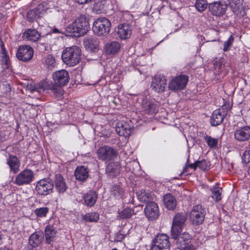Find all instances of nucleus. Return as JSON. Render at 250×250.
Returning a JSON list of instances; mask_svg holds the SVG:
<instances>
[{"instance_id": "8fccbe9b", "label": "nucleus", "mask_w": 250, "mask_h": 250, "mask_svg": "<svg viewBox=\"0 0 250 250\" xmlns=\"http://www.w3.org/2000/svg\"><path fill=\"white\" fill-rule=\"evenodd\" d=\"M78 3L81 4H83L90 1L91 0H75Z\"/></svg>"}, {"instance_id": "a19ab883", "label": "nucleus", "mask_w": 250, "mask_h": 250, "mask_svg": "<svg viewBox=\"0 0 250 250\" xmlns=\"http://www.w3.org/2000/svg\"><path fill=\"white\" fill-rule=\"evenodd\" d=\"M198 167L203 170H208L209 168L210 164L209 162L206 160H202L201 161H197Z\"/></svg>"}, {"instance_id": "f257e3e1", "label": "nucleus", "mask_w": 250, "mask_h": 250, "mask_svg": "<svg viewBox=\"0 0 250 250\" xmlns=\"http://www.w3.org/2000/svg\"><path fill=\"white\" fill-rule=\"evenodd\" d=\"M52 77L55 83L50 81H42L35 87L30 88L31 91H36L41 93L45 90H51L57 98H61L62 95L61 87L65 85L68 83V73L65 70H61L54 72Z\"/></svg>"}, {"instance_id": "5fc2aeb1", "label": "nucleus", "mask_w": 250, "mask_h": 250, "mask_svg": "<svg viewBox=\"0 0 250 250\" xmlns=\"http://www.w3.org/2000/svg\"><path fill=\"white\" fill-rule=\"evenodd\" d=\"M186 169H187V168H186H186H185V170H184L183 172H185V171H186Z\"/></svg>"}, {"instance_id": "6ab92c4d", "label": "nucleus", "mask_w": 250, "mask_h": 250, "mask_svg": "<svg viewBox=\"0 0 250 250\" xmlns=\"http://www.w3.org/2000/svg\"><path fill=\"white\" fill-rule=\"evenodd\" d=\"M44 9L42 4H39L37 7L29 10L27 14V19L29 21H33L41 17L44 13Z\"/></svg>"}, {"instance_id": "ea45409f", "label": "nucleus", "mask_w": 250, "mask_h": 250, "mask_svg": "<svg viewBox=\"0 0 250 250\" xmlns=\"http://www.w3.org/2000/svg\"><path fill=\"white\" fill-rule=\"evenodd\" d=\"M49 209L47 207H42L36 208L34 210L35 214L38 217H44L48 212Z\"/></svg>"}, {"instance_id": "6e6552de", "label": "nucleus", "mask_w": 250, "mask_h": 250, "mask_svg": "<svg viewBox=\"0 0 250 250\" xmlns=\"http://www.w3.org/2000/svg\"><path fill=\"white\" fill-rule=\"evenodd\" d=\"M97 154L99 159L108 162L116 158L118 152L115 149L110 146H104L97 149Z\"/></svg>"}, {"instance_id": "aec40b11", "label": "nucleus", "mask_w": 250, "mask_h": 250, "mask_svg": "<svg viewBox=\"0 0 250 250\" xmlns=\"http://www.w3.org/2000/svg\"><path fill=\"white\" fill-rule=\"evenodd\" d=\"M117 33L121 40L129 38L131 34V29L128 24L124 23L118 25Z\"/></svg>"}, {"instance_id": "e433bc0d", "label": "nucleus", "mask_w": 250, "mask_h": 250, "mask_svg": "<svg viewBox=\"0 0 250 250\" xmlns=\"http://www.w3.org/2000/svg\"><path fill=\"white\" fill-rule=\"evenodd\" d=\"M204 138L208 146L210 148H215L218 145V140L216 138H213L208 135H206Z\"/></svg>"}, {"instance_id": "603ef678", "label": "nucleus", "mask_w": 250, "mask_h": 250, "mask_svg": "<svg viewBox=\"0 0 250 250\" xmlns=\"http://www.w3.org/2000/svg\"><path fill=\"white\" fill-rule=\"evenodd\" d=\"M0 250H12L10 248L7 247L1 248Z\"/></svg>"}, {"instance_id": "ddd939ff", "label": "nucleus", "mask_w": 250, "mask_h": 250, "mask_svg": "<svg viewBox=\"0 0 250 250\" xmlns=\"http://www.w3.org/2000/svg\"><path fill=\"white\" fill-rule=\"evenodd\" d=\"M208 9L211 13L215 16H221L226 13L228 5L223 1H215L208 4Z\"/></svg>"}, {"instance_id": "f704fd0d", "label": "nucleus", "mask_w": 250, "mask_h": 250, "mask_svg": "<svg viewBox=\"0 0 250 250\" xmlns=\"http://www.w3.org/2000/svg\"><path fill=\"white\" fill-rule=\"evenodd\" d=\"M99 218V214L96 212L87 213L83 216V219L88 222H97Z\"/></svg>"}, {"instance_id": "4c0bfd02", "label": "nucleus", "mask_w": 250, "mask_h": 250, "mask_svg": "<svg viewBox=\"0 0 250 250\" xmlns=\"http://www.w3.org/2000/svg\"><path fill=\"white\" fill-rule=\"evenodd\" d=\"M134 214V210L130 208H126L119 212V216L120 218L125 219L131 217Z\"/></svg>"}, {"instance_id": "a211bd4d", "label": "nucleus", "mask_w": 250, "mask_h": 250, "mask_svg": "<svg viewBox=\"0 0 250 250\" xmlns=\"http://www.w3.org/2000/svg\"><path fill=\"white\" fill-rule=\"evenodd\" d=\"M116 131L119 135L125 137L129 136L131 132L130 126L123 121H120L117 124Z\"/></svg>"}, {"instance_id": "79ce46f5", "label": "nucleus", "mask_w": 250, "mask_h": 250, "mask_svg": "<svg viewBox=\"0 0 250 250\" xmlns=\"http://www.w3.org/2000/svg\"><path fill=\"white\" fill-rule=\"evenodd\" d=\"M242 161L250 167V149L246 150L242 156Z\"/></svg>"}, {"instance_id": "7ed1b4c3", "label": "nucleus", "mask_w": 250, "mask_h": 250, "mask_svg": "<svg viewBox=\"0 0 250 250\" xmlns=\"http://www.w3.org/2000/svg\"><path fill=\"white\" fill-rule=\"evenodd\" d=\"M63 62L69 66L77 64L81 59V50L77 46L66 48L62 54Z\"/></svg>"}, {"instance_id": "39448f33", "label": "nucleus", "mask_w": 250, "mask_h": 250, "mask_svg": "<svg viewBox=\"0 0 250 250\" xmlns=\"http://www.w3.org/2000/svg\"><path fill=\"white\" fill-rule=\"evenodd\" d=\"M111 23L106 18H99L93 23V30L98 36H105L110 30Z\"/></svg>"}, {"instance_id": "9b49d317", "label": "nucleus", "mask_w": 250, "mask_h": 250, "mask_svg": "<svg viewBox=\"0 0 250 250\" xmlns=\"http://www.w3.org/2000/svg\"><path fill=\"white\" fill-rule=\"evenodd\" d=\"M34 178L33 172L29 169H25L16 177L14 183L18 186H22L31 183Z\"/></svg>"}, {"instance_id": "cd10ccee", "label": "nucleus", "mask_w": 250, "mask_h": 250, "mask_svg": "<svg viewBox=\"0 0 250 250\" xmlns=\"http://www.w3.org/2000/svg\"><path fill=\"white\" fill-rule=\"evenodd\" d=\"M57 232V230L50 225L46 227L44 233L45 242L47 244L51 245L55 241Z\"/></svg>"}, {"instance_id": "393cba45", "label": "nucleus", "mask_w": 250, "mask_h": 250, "mask_svg": "<svg viewBox=\"0 0 250 250\" xmlns=\"http://www.w3.org/2000/svg\"><path fill=\"white\" fill-rule=\"evenodd\" d=\"M163 202L165 206L168 210H173L177 205L175 197L170 193H167L164 196Z\"/></svg>"}, {"instance_id": "20e7f679", "label": "nucleus", "mask_w": 250, "mask_h": 250, "mask_svg": "<svg viewBox=\"0 0 250 250\" xmlns=\"http://www.w3.org/2000/svg\"><path fill=\"white\" fill-rule=\"evenodd\" d=\"M187 219V214L185 212H178L173 217L171 229V237L175 239L182 230Z\"/></svg>"}, {"instance_id": "3c124183", "label": "nucleus", "mask_w": 250, "mask_h": 250, "mask_svg": "<svg viewBox=\"0 0 250 250\" xmlns=\"http://www.w3.org/2000/svg\"><path fill=\"white\" fill-rule=\"evenodd\" d=\"M23 250H37V249L35 247L28 246L24 248Z\"/></svg>"}, {"instance_id": "473e14b6", "label": "nucleus", "mask_w": 250, "mask_h": 250, "mask_svg": "<svg viewBox=\"0 0 250 250\" xmlns=\"http://www.w3.org/2000/svg\"><path fill=\"white\" fill-rule=\"evenodd\" d=\"M210 190L211 191V197L215 202H217L221 200L222 193V188L213 186L211 188Z\"/></svg>"}, {"instance_id": "37998d69", "label": "nucleus", "mask_w": 250, "mask_h": 250, "mask_svg": "<svg viewBox=\"0 0 250 250\" xmlns=\"http://www.w3.org/2000/svg\"><path fill=\"white\" fill-rule=\"evenodd\" d=\"M233 40V36L231 35L229 39L224 42L223 48V50L224 51H227L229 49L230 47L232 46Z\"/></svg>"}, {"instance_id": "49530a36", "label": "nucleus", "mask_w": 250, "mask_h": 250, "mask_svg": "<svg viewBox=\"0 0 250 250\" xmlns=\"http://www.w3.org/2000/svg\"><path fill=\"white\" fill-rule=\"evenodd\" d=\"M214 67L216 69H218V71H220L222 69V64L220 62H216L214 63Z\"/></svg>"}, {"instance_id": "72a5a7b5", "label": "nucleus", "mask_w": 250, "mask_h": 250, "mask_svg": "<svg viewBox=\"0 0 250 250\" xmlns=\"http://www.w3.org/2000/svg\"><path fill=\"white\" fill-rule=\"evenodd\" d=\"M43 64L44 67L51 70L55 67L56 61L55 58L51 55H48L44 58Z\"/></svg>"}, {"instance_id": "864d4df0", "label": "nucleus", "mask_w": 250, "mask_h": 250, "mask_svg": "<svg viewBox=\"0 0 250 250\" xmlns=\"http://www.w3.org/2000/svg\"><path fill=\"white\" fill-rule=\"evenodd\" d=\"M248 172L249 175L250 176V167H249Z\"/></svg>"}, {"instance_id": "f03ea898", "label": "nucleus", "mask_w": 250, "mask_h": 250, "mask_svg": "<svg viewBox=\"0 0 250 250\" xmlns=\"http://www.w3.org/2000/svg\"><path fill=\"white\" fill-rule=\"evenodd\" d=\"M89 28L88 18L85 15H80L66 27L65 31L69 36L79 37L85 34Z\"/></svg>"}, {"instance_id": "c9c22d12", "label": "nucleus", "mask_w": 250, "mask_h": 250, "mask_svg": "<svg viewBox=\"0 0 250 250\" xmlns=\"http://www.w3.org/2000/svg\"><path fill=\"white\" fill-rule=\"evenodd\" d=\"M110 191L112 195L116 198L120 199L122 197L124 194V190L119 185H114L110 188Z\"/></svg>"}, {"instance_id": "de8ad7c7", "label": "nucleus", "mask_w": 250, "mask_h": 250, "mask_svg": "<svg viewBox=\"0 0 250 250\" xmlns=\"http://www.w3.org/2000/svg\"><path fill=\"white\" fill-rule=\"evenodd\" d=\"M188 167L195 170L198 167L197 161L195 162L193 164H191L188 165Z\"/></svg>"}, {"instance_id": "9d476101", "label": "nucleus", "mask_w": 250, "mask_h": 250, "mask_svg": "<svg viewBox=\"0 0 250 250\" xmlns=\"http://www.w3.org/2000/svg\"><path fill=\"white\" fill-rule=\"evenodd\" d=\"M206 211L201 205L194 206L189 214L190 220L194 225H199L204 222Z\"/></svg>"}, {"instance_id": "b1692460", "label": "nucleus", "mask_w": 250, "mask_h": 250, "mask_svg": "<svg viewBox=\"0 0 250 250\" xmlns=\"http://www.w3.org/2000/svg\"><path fill=\"white\" fill-rule=\"evenodd\" d=\"M23 37L28 41L36 42L40 39L41 34L35 29L28 28L24 32Z\"/></svg>"}, {"instance_id": "c85d7f7f", "label": "nucleus", "mask_w": 250, "mask_h": 250, "mask_svg": "<svg viewBox=\"0 0 250 250\" xmlns=\"http://www.w3.org/2000/svg\"><path fill=\"white\" fill-rule=\"evenodd\" d=\"M120 44L117 41H109L105 44L104 49L107 54H115L120 50Z\"/></svg>"}, {"instance_id": "09e8293b", "label": "nucleus", "mask_w": 250, "mask_h": 250, "mask_svg": "<svg viewBox=\"0 0 250 250\" xmlns=\"http://www.w3.org/2000/svg\"><path fill=\"white\" fill-rule=\"evenodd\" d=\"M181 250H194L193 246L189 245L188 247H183Z\"/></svg>"}, {"instance_id": "5701e85b", "label": "nucleus", "mask_w": 250, "mask_h": 250, "mask_svg": "<svg viewBox=\"0 0 250 250\" xmlns=\"http://www.w3.org/2000/svg\"><path fill=\"white\" fill-rule=\"evenodd\" d=\"M143 112L145 114H153L158 112V107L152 102L146 99L144 100L142 103Z\"/></svg>"}, {"instance_id": "2eb2a0df", "label": "nucleus", "mask_w": 250, "mask_h": 250, "mask_svg": "<svg viewBox=\"0 0 250 250\" xmlns=\"http://www.w3.org/2000/svg\"><path fill=\"white\" fill-rule=\"evenodd\" d=\"M145 212L149 220H153L157 218L159 215L157 204L154 202L147 203L145 208Z\"/></svg>"}, {"instance_id": "a878e982", "label": "nucleus", "mask_w": 250, "mask_h": 250, "mask_svg": "<svg viewBox=\"0 0 250 250\" xmlns=\"http://www.w3.org/2000/svg\"><path fill=\"white\" fill-rule=\"evenodd\" d=\"M7 164L10 167V171L14 173H16L19 171L21 163L17 156L10 155L7 160Z\"/></svg>"}, {"instance_id": "2f4dec72", "label": "nucleus", "mask_w": 250, "mask_h": 250, "mask_svg": "<svg viewBox=\"0 0 250 250\" xmlns=\"http://www.w3.org/2000/svg\"><path fill=\"white\" fill-rule=\"evenodd\" d=\"M177 239L178 245L182 248L190 243L191 237L188 233L185 232L181 235L179 234L176 239Z\"/></svg>"}, {"instance_id": "4468645a", "label": "nucleus", "mask_w": 250, "mask_h": 250, "mask_svg": "<svg viewBox=\"0 0 250 250\" xmlns=\"http://www.w3.org/2000/svg\"><path fill=\"white\" fill-rule=\"evenodd\" d=\"M227 105H224L222 108L214 110L210 119V123L212 126H217L222 123L224 118L227 114Z\"/></svg>"}, {"instance_id": "423d86ee", "label": "nucleus", "mask_w": 250, "mask_h": 250, "mask_svg": "<svg viewBox=\"0 0 250 250\" xmlns=\"http://www.w3.org/2000/svg\"><path fill=\"white\" fill-rule=\"evenodd\" d=\"M188 81V77L186 75H179L172 78L168 83L169 90L178 91L184 89Z\"/></svg>"}, {"instance_id": "412c9836", "label": "nucleus", "mask_w": 250, "mask_h": 250, "mask_svg": "<svg viewBox=\"0 0 250 250\" xmlns=\"http://www.w3.org/2000/svg\"><path fill=\"white\" fill-rule=\"evenodd\" d=\"M74 175L77 180L84 182L89 176V170L85 166H79L75 170Z\"/></svg>"}, {"instance_id": "c03bdc74", "label": "nucleus", "mask_w": 250, "mask_h": 250, "mask_svg": "<svg viewBox=\"0 0 250 250\" xmlns=\"http://www.w3.org/2000/svg\"><path fill=\"white\" fill-rule=\"evenodd\" d=\"M51 36V33H49L48 34H47L45 36H41V38L39 39V40L38 41L39 42V43L42 45L44 44H48L49 43L48 40L47 38Z\"/></svg>"}, {"instance_id": "a18cd8bd", "label": "nucleus", "mask_w": 250, "mask_h": 250, "mask_svg": "<svg viewBox=\"0 0 250 250\" xmlns=\"http://www.w3.org/2000/svg\"><path fill=\"white\" fill-rule=\"evenodd\" d=\"M65 32H66L65 30L64 31L62 29H58L56 27H54L52 30V32L53 33H55V34H59H59H64Z\"/></svg>"}, {"instance_id": "f8f14e48", "label": "nucleus", "mask_w": 250, "mask_h": 250, "mask_svg": "<svg viewBox=\"0 0 250 250\" xmlns=\"http://www.w3.org/2000/svg\"><path fill=\"white\" fill-rule=\"evenodd\" d=\"M33 54V49L30 46L24 45L19 46L16 56L19 60L26 62L32 58Z\"/></svg>"}, {"instance_id": "4be33fe9", "label": "nucleus", "mask_w": 250, "mask_h": 250, "mask_svg": "<svg viewBox=\"0 0 250 250\" xmlns=\"http://www.w3.org/2000/svg\"><path fill=\"white\" fill-rule=\"evenodd\" d=\"M54 182L57 191L60 193H63L66 190L67 187L63 177L61 174H57L55 175Z\"/></svg>"}, {"instance_id": "dca6fc26", "label": "nucleus", "mask_w": 250, "mask_h": 250, "mask_svg": "<svg viewBox=\"0 0 250 250\" xmlns=\"http://www.w3.org/2000/svg\"><path fill=\"white\" fill-rule=\"evenodd\" d=\"M234 138L240 142L248 141L250 139V126H245L236 128L234 131Z\"/></svg>"}, {"instance_id": "bb28decb", "label": "nucleus", "mask_w": 250, "mask_h": 250, "mask_svg": "<svg viewBox=\"0 0 250 250\" xmlns=\"http://www.w3.org/2000/svg\"><path fill=\"white\" fill-rule=\"evenodd\" d=\"M43 233L41 231H36L30 235L29 243L30 246L36 248L42 243L43 239Z\"/></svg>"}, {"instance_id": "f3484780", "label": "nucleus", "mask_w": 250, "mask_h": 250, "mask_svg": "<svg viewBox=\"0 0 250 250\" xmlns=\"http://www.w3.org/2000/svg\"><path fill=\"white\" fill-rule=\"evenodd\" d=\"M167 85V81L165 77L155 76L151 82L152 89L157 92H162L165 91Z\"/></svg>"}, {"instance_id": "7c9ffc66", "label": "nucleus", "mask_w": 250, "mask_h": 250, "mask_svg": "<svg viewBox=\"0 0 250 250\" xmlns=\"http://www.w3.org/2000/svg\"><path fill=\"white\" fill-rule=\"evenodd\" d=\"M121 167L118 163H111L106 168V172L111 177L117 176L120 173Z\"/></svg>"}, {"instance_id": "58836bf2", "label": "nucleus", "mask_w": 250, "mask_h": 250, "mask_svg": "<svg viewBox=\"0 0 250 250\" xmlns=\"http://www.w3.org/2000/svg\"><path fill=\"white\" fill-rule=\"evenodd\" d=\"M208 6L207 0H196L195 6L196 9L200 12L205 10Z\"/></svg>"}, {"instance_id": "6e6d98bb", "label": "nucleus", "mask_w": 250, "mask_h": 250, "mask_svg": "<svg viewBox=\"0 0 250 250\" xmlns=\"http://www.w3.org/2000/svg\"><path fill=\"white\" fill-rule=\"evenodd\" d=\"M121 235V236H122V237H121V239L123 238H124L123 235Z\"/></svg>"}, {"instance_id": "0eeeda50", "label": "nucleus", "mask_w": 250, "mask_h": 250, "mask_svg": "<svg viewBox=\"0 0 250 250\" xmlns=\"http://www.w3.org/2000/svg\"><path fill=\"white\" fill-rule=\"evenodd\" d=\"M169 237L166 234H159L153 241L151 250H169Z\"/></svg>"}, {"instance_id": "1a4fd4ad", "label": "nucleus", "mask_w": 250, "mask_h": 250, "mask_svg": "<svg viewBox=\"0 0 250 250\" xmlns=\"http://www.w3.org/2000/svg\"><path fill=\"white\" fill-rule=\"evenodd\" d=\"M53 182L49 178H44L38 181L36 190L41 195H47L53 192Z\"/></svg>"}, {"instance_id": "c756f323", "label": "nucleus", "mask_w": 250, "mask_h": 250, "mask_svg": "<svg viewBox=\"0 0 250 250\" xmlns=\"http://www.w3.org/2000/svg\"><path fill=\"white\" fill-rule=\"evenodd\" d=\"M84 204L88 207H93L97 199V194L95 191L90 190L83 195Z\"/></svg>"}]
</instances>
